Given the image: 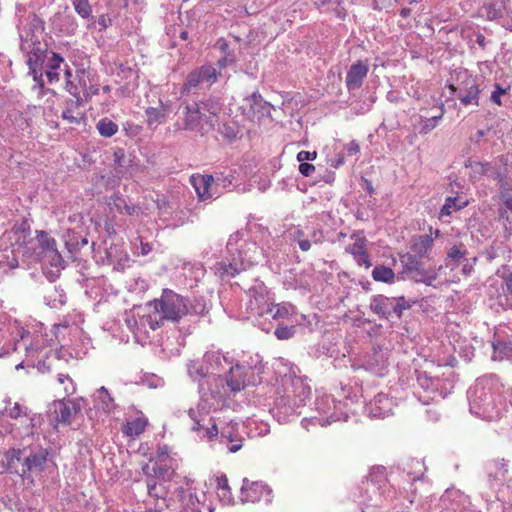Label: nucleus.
Here are the masks:
<instances>
[{"label":"nucleus","instance_id":"9b49d317","mask_svg":"<svg viewBox=\"0 0 512 512\" xmlns=\"http://www.w3.org/2000/svg\"><path fill=\"white\" fill-rule=\"evenodd\" d=\"M218 74L216 68L212 65L201 66L187 75L182 86V92L189 93L195 89L208 88L216 82Z\"/></svg>","mask_w":512,"mask_h":512},{"label":"nucleus","instance_id":"4468645a","mask_svg":"<svg viewBox=\"0 0 512 512\" xmlns=\"http://www.w3.org/2000/svg\"><path fill=\"white\" fill-rule=\"evenodd\" d=\"M271 494L272 490L266 484L262 482H249L247 479L243 480L241 487V501L243 503H255L260 501L270 503L272 498Z\"/></svg>","mask_w":512,"mask_h":512},{"label":"nucleus","instance_id":"c03bdc74","mask_svg":"<svg viewBox=\"0 0 512 512\" xmlns=\"http://www.w3.org/2000/svg\"><path fill=\"white\" fill-rule=\"evenodd\" d=\"M272 311L269 312L267 315H270L273 319L279 320V319H287L291 315L294 314V307L291 304H277L274 305L271 304Z\"/></svg>","mask_w":512,"mask_h":512},{"label":"nucleus","instance_id":"e2e57ef3","mask_svg":"<svg viewBox=\"0 0 512 512\" xmlns=\"http://www.w3.org/2000/svg\"><path fill=\"white\" fill-rule=\"evenodd\" d=\"M441 117L442 115H439L426 119L422 125L421 133L427 134L431 130H433L436 127L438 120L441 119Z\"/></svg>","mask_w":512,"mask_h":512},{"label":"nucleus","instance_id":"b1692460","mask_svg":"<svg viewBox=\"0 0 512 512\" xmlns=\"http://www.w3.org/2000/svg\"><path fill=\"white\" fill-rule=\"evenodd\" d=\"M369 68L362 61H357L349 68L345 83L349 91L357 90L361 87L363 80L367 76Z\"/></svg>","mask_w":512,"mask_h":512},{"label":"nucleus","instance_id":"6ab92c4d","mask_svg":"<svg viewBox=\"0 0 512 512\" xmlns=\"http://www.w3.org/2000/svg\"><path fill=\"white\" fill-rule=\"evenodd\" d=\"M204 363L209 368V375H220L221 372L229 370L233 360L220 351H209L203 357Z\"/></svg>","mask_w":512,"mask_h":512},{"label":"nucleus","instance_id":"6e6552de","mask_svg":"<svg viewBox=\"0 0 512 512\" xmlns=\"http://www.w3.org/2000/svg\"><path fill=\"white\" fill-rule=\"evenodd\" d=\"M3 243H10L15 256L30 259L35 254V241L31 238V228L27 221L16 224L2 236Z\"/></svg>","mask_w":512,"mask_h":512},{"label":"nucleus","instance_id":"13d9d810","mask_svg":"<svg viewBox=\"0 0 512 512\" xmlns=\"http://www.w3.org/2000/svg\"><path fill=\"white\" fill-rule=\"evenodd\" d=\"M295 329L293 326H279L274 334L279 340H288L293 337Z\"/></svg>","mask_w":512,"mask_h":512},{"label":"nucleus","instance_id":"0e129e2a","mask_svg":"<svg viewBox=\"0 0 512 512\" xmlns=\"http://www.w3.org/2000/svg\"><path fill=\"white\" fill-rule=\"evenodd\" d=\"M64 63V59L58 53H52L51 58L47 62V68L52 70H58L61 64Z\"/></svg>","mask_w":512,"mask_h":512},{"label":"nucleus","instance_id":"393cba45","mask_svg":"<svg viewBox=\"0 0 512 512\" xmlns=\"http://www.w3.org/2000/svg\"><path fill=\"white\" fill-rule=\"evenodd\" d=\"M83 101V97L67 100L61 118L68 124L79 125L84 120V113L81 110Z\"/></svg>","mask_w":512,"mask_h":512},{"label":"nucleus","instance_id":"7ed1b4c3","mask_svg":"<svg viewBox=\"0 0 512 512\" xmlns=\"http://www.w3.org/2000/svg\"><path fill=\"white\" fill-rule=\"evenodd\" d=\"M187 305L186 297L165 289L159 299L146 304L149 313L140 318V325L154 331L161 327L165 320L179 322L188 315Z\"/></svg>","mask_w":512,"mask_h":512},{"label":"nucleus","instance_id":"5701e85b","mask_svg":"<svg viewBox=\"0 0 512 512\" xmlns=\"http://www.w3.org/2000/svg\"><path fill=\"white\" fill-rule=\"evenodd\" d=\"M48 453L45 449H39L24 457L21 467V477L29 473L42 472L45 468Z\"/></svg>","mask_w":512,"mask_h":512},{"label":"nucleus","instance_id":"0eeeda50","mask_svg":"<svg viewBox=\"0 0 512 512\" xmlns=\"http://www.w3.org/2000/svg\"><path fill=\"white\" fill-rule=\"evenodd\" d=\"M213 409L214 404L208 398L200 396L197 406L188 410V416L194 423L191 429L202 433L201 437L209 441L218 436L217 423L213 417H210Z\"/></svg>","mask_w":512,"mask_h":512},{"label":"nucleus","instance_id":"052dcab7","mask_svg":"<svg viewBox=\"0 0 512 512\" xmlns=\"http://www.w3.org/2000/svg\"><path fill=\"white\" fill-rule=\"evenodd\" d=\"M412 467L416 470L414 472H408L409 482L420 479L423 476V464L419 461H412Z\"/></svg>","mask_w":512,"mask_h":512},{"label":"nucleus","instance_id":"09e8293b","mask_svg":"<svg viewBox=\"0 0 512 512\" xmlns=\"http://www.w3.org/2000/svg\"><path fill=\"white\" fill-rule=\"evenodd\" d=\"M96 128L99 134L103 137H112L118 132V125L108 118L101 119Z\"/></svg>","mask_w":512,"mask_h":512},{"label":"nucleus","instance_id":"20e7f679","mask_svg":"<svg viewBox=\"0 0 512 512\" xmlns=\"http://www.w3.org/2000/svg\"><path fill=\"white\" fill-rule=\"evenodd\" d=\"M245 232L237 231L232 234L227 242V250L232 255L229 263L219 262L216 264V272L221 276L234 277L242 270L257 262L258 247L255 242H248Z\"/></svg>","mask_w":512,"mask_h":512},{"label":"nucleus","instance_id":"e433bc0d","mask_svg":"<svg viewBox=\"0 0 512 512\" xmlns=\"http://www.w3.org/2000/svg\"><path fill=\"white\" fill-rule=\"evenodd\" d=\"M246 100L254 113L261 114L262 116L270 115V103L265 101L258 92L252 93Z\"/></svg>","mask_w":512,"mask_h":512},{"label":"nucleus","instance_id":"c9c22d12","mask_svg":"<svg viewBox=\"0 0 512 512\" xmlns=\"http://www.w3.org/2000/svg\"><path fill=\"white\" fill-rule=\"evenodd\" d=\"M493 360H508L512 362V339L508 341H496L492 344Z\"/></svg>","mask_w":512,"mask_h":512},{"label":"nucleus","instance_id":"bb28decb","mask_svg":"<svg viewBox=\"0 0 512 512\" xmlns=\"http://www.w3.org/2000/svg\"><path fill=\"white\" fill-rule=\"evenodd\" d=\"M56 249V240L53 237L49 236L45 231H37L35 254L30 259L37 260Z\"/></svg>","mask_w":512,"mask_h":512},{"label":"nucleus","instance_id":"4c0bfd02","mask_svg":"<svg viewBox=\"0 0 512 512\" xmlns=\"http://www.w3.org/2000/svg\"><path fill=\"white\" fill-rule=\"evenodd\" d=\"M482 9L489 20H496L503 14L502 0H482Z\"/></svg>","mask_w":512,"mask_h":512},{"label":"nucleus","instance_id":"2eb2a0df","mask_svg":"<svg viewBox=\"0 0 512 512\" xmlns=\"http://www.w3.org/2000/svg\"><path fill=\"white\" fill-rule=\"evenodd\" d=\"M299 406L295 405L290 392L287 390L286 394L277 398L274 406L270 409V413L279 423H286L290 417L300 414Z\"/></svg>","mask_w":512,"mask_h":512},{"label":"nucleus","instance_id":"79ce46f5","mask_svg":"<svg viewBox=\"0 0 512 512\" xmlns=\"http://www.w3.org/2000/svg\"><path fill=\"white\" fill-rule=\"evenodd\" d=\"M147 123L149 126L158 125L164 122L167 110L161 103L159 107H148L145 111Z\"/></svg>","mask_w":512,"mask_h":512},{"label":"nucleus","instance_id":"ddd939ff","mask_svg":"<svg viewBox=\"0 0 512 512\" xmlns=\"http://www.w3.org/2000/svg\"><path fill=\"white\" fill-rule=\"evenodd\" d=\"M224 379L227 389L233 393L240 392L246 386L254 385L256 383L254 373L249 375L247 368L240 364H233L230 366Z\"/></svg>","mask_w":512,"mask_h":512},{"label":"nucleus","instance_id":"338daca9","mask_svg":"<svg viewBox=\"0 0 512 512\" xmlns=\"http://www.w3.org/2000/svg\"><path fill=\"white\" fill-rule=\"evenodd\" d=\"M63 21L66 24V28L62 29L66 34H74L77 29V23L73 16H64Z\"/></svg>","mask_w":512,"mask_h":512},{"label":"nucleus","instance_id":"69168bd1","mask_svg":"<svg viewBox=\"0 0 512 512\" xmlns=\"http://www.w3.org/2000/svg\"><path fill=\"white\" fill-rule=\"evenodd\" d=\"M507 90L502 88L499 84H495V89L491 93V101L497 105H502L501 96L506 94Z\"/></svg>","mask_w":512,"mask_h":512},{"label":"nucleus","instance_id":"603ef678","mask_svg":"<svg viewBox=\"0 0 512 512\" xmlns=\"http://www.w3.org/2000/svg\"><path fill=\"white\" fill-rule=\"evenodd\" d=\"M75 12L83 19H88L92 15V7L89 0H71Z\"/></svg>","mask_w":512,"mask_h":512},{"label":"nucleus","instance_id":"a19ab883","mask_svg":"<svg viewBox=\"0 0 512 512\" xmlns=\"http://www.w3.org/2000/svg\"><path fill=\"white\" fill-rule=\"evenodd\" d=\"M419 386L429 394V397L434 400L438 396L439 380L427 377L426 374L419 375L417 378Z\"/></svg>","mask_w":512,"mask_h":512},{"label":"nucleus","instance_id":"4be33fe9","mask_svg":"<svg viewBox=\"0 0 512 512\" xmlns=\"http://www.w3.org/2000/svg\"><path fill=\"white\" fill-rule=\"evenodd\" d=\"M190 182L200 200H210L215 197L214 177L212 175H192Z\"/></svg>","mask_w":512,"mask_h":512},{"label":"nucleus","instance_id":"72a5a7b5","mask_svg":"<svg viewBox=\"0 0 512 512\" xmlns=\"http://www.w3.org/2000/svg\"><path fill=\"white\" fill-rule=\"evenodd\" d=\"M187 371L193 381H204L209 376V368L204 361L192 360L187 364Z\"/></svg>","mask_w":512,"mask_h":512},{"label":"nucleus","instance_id":"6e6d98bb","mask_svg":"<svg viewBox=\"0 0 512 512\" xmlns=\"http://www.w3.org/2000/svg\"><path fill=\"white\" fill-rule=\"evenodd\" d=\"M393 315L401 317L404 310L409 309L414 302L406 300L403 296L393 298Z\"/></svg>","mask_w":512,"mask_h":512},{"label":"nucleus","instance_id":"1a4fd4ad","mask_svg":"<svg viewBox=\"0 0 512 512\" xmlns=\"http://www.w3.org/2000/svg\"><path fill=\"white\" fill-rule=\"evenodd\" d=\"M65 77H66V90L75 98L83 97V100H87L92 96L98 94L99 88L93 81V77L90 71L85 69L77 70L75 79L72 80V73L65 65Z\"/></svg>","mask_w":512,"mask_h":512},{"label":"nucleus","instance_id":"5fc2aeb1","mask_svg":"<svg viewBox=\"0 0 512 512\" xmlns=\"http://www.w3.org/2000/svg\"><path fill=\"white\" fill-rule=\"evenodd\" d=\"M182 492V502L185 505L184 509H200L201 501L196 494H193L190 491Z\"/></svg>","mask_w":512,"mask_h":512},{"label":"nucleus","instance_id":"680f3d73","mask_svg":"<svg viewBox=\"0 0 512 512\" xmlns=\"http://www.w3.org/2000/svg\"><path fill=\"white\" fill-rule=\"evenodd\" d=\"M473 171L479 175H488L489 170L492 169L491 162H475L472 166Z\"/></svg>","mask_w":512,"mask_h":512},{"label":"nucleus","instance_id":"de8ad7c7","mask_svg":"<svg viewBox=\"0 0 512 512\" xmlns=\"http://www.w3.org/2000/svg\"><path fill=\"white\" fill-rule=\"evenodd\" d=\"M187 302L188 315H203L208 310L206 301L203 298H187Z\"/></svg>","mask_w":512,"mask_h":512},{"label":"nucleus","instance_id":"4d7b16f0","mask_svg":"<svg viewBox=\"0 0 512 512\" xmlns=\"http://www.w3.org/2000/svg\"><path fill=\"white\" fill-rule=\"evenodd\" d=\"M488 176L493 178L498 182L499 187L502 186V184L509 183V179L507 178V175L501 171V169L496 165L492 163V169L489 170Z\"/></svg>","mask_w":512,"mask_h":512},{"label":"nucleus","instance_id":"c85d7f7f","mask_svg":"<svg viewBox=\"0 0 512 512\" xmlns=\"http://www.w3.org/2000/svg\"><path fill=\"white\" fill-rule=\"evenodd\" d=\"M20 48L23 52L27 53V55H36L38 57H45L46 48L41 45L39 36L32 35L29 38V33L20 34Z\"/></svg>","mask_w":512,"mask_h":512},{"label":"nucleus","instance_id":"473e14b6","mask_svg":"<svg viewBox=\"0 0 512 512\" xmlns=\"http://www.w3.org/2000/svg\"><path fill=\"white\" fill-rule=\"evenodd\" d=\"M346 251L353 255L359 265H365L366 267L371 265L365 248V239H357L353 244L346 248Z\"/></svg>","mask_w":512,"mask_h":512},{"label":"nucleus","instance_id":"a18cd8bd","mask_svg":"<svg viewBox=\"0 0 512 512\" xmlns=\"http://www.w3.org/2000/svg\"><path fill=\"white\" fill-rule=\"evenodd\" d=\"M372 278L378 282L392 283L395 278V273L391 268L379 265L373 269Z\"/></svg>","mask_w":512,"mask_h":512},{"label":"nucleus","instance_id":"f704fd0d","mask_svg":"<svg viewBox=\"0 0 512 512\" xmlns=\"http://www.w3.org/2000/svg\"><path fill=\"white\" fill-rule=\"evenodd\" d=\"M27 65L29 67V74L32 75L33 80L39 87H43L45 82L43 79V73L39 67L44 63L45 57H38L36 55H27Z\"/></svg>","mask_w":512,"mask_h":512},{"label":"nucleus","instance_id":"39448f33","mask_svg":"<svg viewBox=\"0 0 512 512\" xmlns=\"http://www.w3.org/2000/svg\"><path fill=\"white\" fill-rule=\"evenodd\" d=\"M365 495L359 502L362 512H371L372 508L381 507L383 500L396 498L397 491L387 483L384 468H377L370 474V479L363 482Z\"/></svg>","mask_w":512,"mask_h":512},{"label":"nucleus","instance_id":"f8f14e48","mask_svg":"<svg viewBox=\"0 0 512 512\" xmlns=\"http://www.w3.org/2000/svg\"><path fill=\"white\" fill-rule=\"evenodd\" d=\"M248 309L252 315L264 316L272 311L271 300L267 287L263 283H257L248 290Z\"/></svg>","mask_w":512,"mask_h":512},{"label":"nucleus","instance_id":"774afa93","mask_svg":"<svg viewBox=\"0 0 512 512\" xmlns=\"http://www.w3.org/2000/svg\"><path fill=\"white\" fill-rule=\"evenodd\" d=\"M8 415L10 418L17 419L20 416L24 415L26 416V408L21 406L19 403H15L12 408L9 409Z\"/></svg>","mask_w":512,"mask_h":512},{"label":"nucleus","instance_id":"a878e982","mask_svg":"<svg viewBox=\"0 0 512 512\" xmlns=\"http://www.w3.org/2000/svg\"><path fill=\"white\" fill-rule=\"evenodd\" d=\"M93 404L96 410L105 414H111L116 408L113 397L104 386L97 389L93 394Z\"/></svg>","mask_w":512,"mask_h":512},{"label":"nucleus","instance_id":"dca6fc26","mask_svg":"<svg viewBox=\"0 0 512 512\" xmlns=\"http://www.w3.org/2000/svg\"><path fill=\"white\" fill-rule=\"evenodd\" d=\"M450 88L455 92L456 97L459 99L462 105H479V95L481 89L477 83L476 78L469 77L464 82H462L459 88H455L453 85H451Z\"/></svg>","mask_w":512,"mask_h":512},{"label":"nucleus","instance_id":"bf43d9fd","mask_svg":"<svg viewBox=\"0 0 512 512\" xmlns=\"http://www.w3.org/2000/svg\"><path fill=\"white\" fill-rule=\"evenodd\" d=\"M57 381L60 384H65L66 382H68V385L64 387V390H65L67 395L73 394L75 392V386L73 384V381L69 377V375L63 374V373H59L58 376H57Z\"/></svg>","mask_w":512,"mask_h":512},{"label":"nucleus","instance_id":"2f4dec72","mask_svg":"<svg viewBox=\"0 0 512 512\" xmlns=\"http://www.w3.org/2000/svg\"><path fill=\"white\" fill-rule=\"evenodd\" d=\"M6 471L21 476V467L24 460L23 451L12 448L5 453Z\"/></svg>","mask_w":512,"mask_h":512},{"label":"nucleus","instance_id":"7c9ffc66","mask_svg":"<svg viewBox=\"0 0 512 512\" xmlns=\"http://www.w3.org/2000/svg\"><path fill=\"white\" fill-rule=\"evenodd\" d=\"M291 387V391L289 389L287 390L290 392L295 405H298L301 408L306 404V400L310 397L311 389L299 378L292 380Z\"/></svg>","mask_w":512,"mask_h":512},{"label":"nucleus","instance_id":"f03ea898","mask_svg":"<svg viewBox=\"0 0 512 512\" xmlns=\"http://www.w3.org/2000/svg\"><path fill=\"white\" fill-rule=\"evenodd\" d=\"M221 110V103L213 97L192 103H182L179 119L175 126L179 130L194 131L205 135L218 125Z\"/></svg>","mask_w":512,"mask_h":512},{"label":"nucleus","instance_id":"8fccbe9b","mask_svg":"<svg viewBox=\"0 0 512 512\" xmlns=\"http://www.w3.org/2000/svg\"><path fill=\"white\" fill-rule=\"evenodd\" d=\"M43 31V21L37 17L35 14L29 16V22L26 27H24L23 30L20 31V34H26L29 33V38H31L32 35L38 36L37 33L41 34Z\"/></svg>","mask_w":512,"mask_h":512},{"label":"nucleus","instance_id":"423d86ee","mask_svg":"<svg viewBox=\"0 0 512 512\" xmlns=\"http://www.w3.org/2000/svg\"><path fill=\"white\" fill-rule=\"evenodd\" d=\"M347 402H342L334 399L331 395L319 396L315 401V410L318 416L311 418H304L302 420L303 427L307 424L326 426L336 421H346L348 413L346 411Z\"/></svg>","mask_w":512,"mask_h":512},{"label":"nucleus","instance_id":"864d4df0","mask_svg":"<svg viewBox=\"0 0 512 512\" xmlns=\"http://www.w3.org/2000/svg\"><path fill=\"white\" fill-rule=\"evenodd\" d=\"M43 342L44 339L42 335H35L29 345H26L25 349L27 356L34 357L35 355L41 353L43 350Z\"/></svg>","mask_w":512,"mask_h":512},{"label":"nucleus","instance_id":"cd10ccee","mask_svg":"<svg viewBox=\"0 0 512 512\" xmlns=\"http://www.w3.org/2000/svg\"><path fill=\"white\" fill-rule=\"evenodd\" d=\"M393 298L384 295H375L371 298L370 309L382 318H389L393 315Z\"/></svg>","mask_w":512,"mask_h":512},{"label":"nucleus","instance_id":"c756f323","mask_svg":"<svg viewBox=\"0 0 512 512\" xmlns=\"http://www.w3.org/2000/svg\"><path fill=\"white\" fill-rule=\"evenodd\" d=\"M468 251L463 244L452 246L447 252L445 258V267L454 271L465 262Z\"/></svg>","mask_w":512,"mask_h":512},{"label":"nucleus","instance_id":"a211bd4d","mask_svg":"<svg viewBox=\"0 0 512 512\" xmlns=\"http://www.w3.org/2000/svg\"><path fill=\"white\" fill-rule=\"evenodd\" d=\"M220 443L225 445L230 453H235L242 448L243 438L238 431V423L230 422L218 431Z\"/></svg>","mask_w":512,"mask_h":512},{"label":"nucleus","instance_id":"3c124183","mask_svg":"<svg viewBox=\"0 0 512 512\" xmlns=\"http://www.w3.org/2000/svg\"><path fill=\"white\" fill-rule=\"evenodd\" d=\"M467 205L466 201H459L457 198L448 197L441 208L440 215L448 216L453 211L460 210Z\"/></svg>","mask_w":512,"mask_h":512},{"label":"nucleus","instance_id":"49530a36","mask_svg":"<svg viewBox=\"0 0 512 512\" xmlns=\"http://www.w3.org/2000/svg\"><path fill=\"white\" fill-rule=\"evenodd\" d=\"M432 245L433 238L429 235H422L414 242L412 249L417 255L423 257L431 249Z\"/></svg>","mask_w":512,"mask_h":512},{"label":"nucleus","instance_id":"aec40b11","mask_svg":"<svg viewBox=\"0 0 512 512\" xmlns=\"http://www.w3.org/2000/svg\"><path fill=\"white\" fill-rule=\"evenodd\" d=\"M393 401L384 393L377 394L366 406L371 418H385L392 413Z\"/></svg>","mask_w":512,"mask_h":512},{"label":"nucleus","instance_id":"58836bf2","mask_svg":"<svg viewBox=\"0 0 512 512\" xmlns=\"http://www.w3.org/2000/svg\"><path fill=\"white\" fill-rule=\"evenodd\" d=\"M148 420L145 417H137L123 426V433L133 437L142 434L147 426Z\"/></svg>","mask_w":512,"mask_h":512},{"label":"nucleus","instance_id":"f257e3e1","mask_svg":"<svg viewBox=\"0 0 512 512\" xmlns=\"http://www.w3.org/2000/svg\"><path fill=\"white\" fill-rule=\"evenodd\" d=\"M502 389L503 385L496 375L477 379L468 391L470 412L488 421L499 418L505 407Z\"/></svg>","mask_w":512,"mask_h":512},{"label":"nucleus","instance_id":"412c9836","mask_svg":"<svg viewBox=\"0 0 512 512\" xmlns=\"http://www.w3.org/2000/svg\"><path fill=\"white\" fill-rule=\"evenodd\" d=\"M80 410V406L72 400L55 401L52 405L54 420L58 423L69 424L72 417Z\"/></svg>","mask_w":512,"mask_h":512},{"label":"nucleus","instance_id":"f3484780","mask_svg":"<svg viewBox=\"0 0 512 512\" xmlns=\"http://www.w3.org/2000/svg\"><path fill=\"white\" fill-rule=\"evenodd\" d=\"M225 379L221 375H209L198 385L200 396L222 399L226 393Z\"/></svg>","mask_w":512,"mask_h":512},{"label":"nucleus","instance_id":"37998d69","mask_svg":"<svg viewBox=\"0 0 512 512\" xmlns=\"http://www.w3.org/2000/svg\"><path fill=\"white\" fill-rule=\"evenodd\" d=\"M36 261L41 262L43 265L55 268L57 271L64 268V260L57 249L51 253L41 256Z\"/></svg>","mask_w":512,"mask_h":512},{"label":"nucleus","instance_id":"9d476101","mask_svg":"<svg viewBox=\"0 0 512 512\" xmlns=\"http://www.w3.org/2000/svg\"><path fill=\"white\" fill-rule=\"evenodd\" d=\"M401 263L403 265L402 274L417 283H424L428 286L434 284L438 278V271L443 268V266L440 265L438 269H424L416 257L410 254L401 256Z\"/></svg>","mask_w":512,"mask_h":512},{"label":"nucleus","instance_id":"ea45409f","mask_svg":"<svg viewBox=\"0 0 512 512\" xmlns=\"http://www.w3.org/2000/svg\"><path fill=\"white\" fill-rule=\"evenodd\" d=\"M499 198L504 206V208L499 209L500 217H504L507 210L512 211V184L511 182L507 184H502L499 187Z\"/></svg>","mask_w":512,"mask_h":512}]
</instances>
